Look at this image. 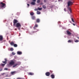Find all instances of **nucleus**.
I'll list each match as a JSON object with an SVG mask.
<instances>
[{"label": "nucleus", "instance_id": "1", "mask_svg": "<svg viewBox=\"0 0 79 79\" xmlns=\"http://www.w3.org/2000/svg\"><path fill=\"white\" fill-rule=\"evenodd\" d=\"M74 3V2H72L71 1H70L68 2L67 3V5L68 7V9L69 10L70 13H71V8L69 7L70 6H72L73 5V3Z\"/></svg>", "mask_w": 79, "mask_h": 79}, {"label": "nucleus", "instance_id": "2", "mask_svg": "<svg viewBox=\"0 0 79 79\" xmlns=\"http://www.w3.org/2000/svg\"><path fill=\"white\" fill-rule=\"evenodd\" d=\"M15 61L13 60H10V61L9 62V64H8V67H11V65H14L15 64Z\"/></svg>", "mask_w": 79, "mask_h": 79}, {"label": "nucleus", "instance_id": "3", "mask_svg": "<svg viewBox=\"0 0 79 79\" xmlns=\"http://www.w3.org/2000/svg\"><path fill=\"white\" fill-rule=\"evenodd\" d=\"M16 27L18 28L19 30H20V28H21V23H17L16 25Z\"/></svg>", "mask_w": 79, "mask_h": 79}, {"label": "nucleus", "instance_id": "4", "mask_svg": "<svg viewBox=\"0 0 79 79\" xmlns=\"http://www.w3.org/2000/svg\"><path fill=\"white\" fill-rule=\"evenodd\" d=\"M5 5H6V4L5 3H3L2 2L0 3V6L1 8L4 7V6H5Z\"/></svg>", "mask_w": 79, "mask_h": 79}, {"label": "nucleus", "instance_id": "5", "mask_svg": "<svg viewBox=\"0 0 79 79\" xmlns=\"http://www.w3.org/2000/svg\"><path fill=\"white\" fill-rule=\"evenodd\" d=\"M13 23H14V26H15L16 24L17 23H18V21L16 19H14L13 21Z\"/></svg>", "mask_w": 79, "mask_h": 79}, {"label": "nucleus", "instance_id": "6", "mask_svg": "<svg viewBox=\"0 0 79 79\" xmlns=\"http://www.w3.org/2000/svg\"><path fill=\"white\" fill-rule=\"evenodd\" d=\"M45 75L46 76H49L50 75V73L49 72H47L45 73Z\"/></svg>", "mask_w": 79, "mask_h": 79}, {"label": "nucleus", "instance_id": "7", "mask_svg": "<svg viewBox=\"0 0 79 79\" xmlns=\"http://www.w3.org/2000/svg\"><path fill=\"white\" fill-rule=\"evenodd\" d=\"M66 32L67 34H68V35H71V32H70L69 31L67 30L66 31Z\"/></svg>", "mask_w": 79, "mask_h": 79}, {"label": "nucleus", "instance_id": "8", "mask_svg": "<svg viewBox=\"0 0 79 79\" xmlns=\"http://www.w3.org/2000/svg\"><path fill=\"white\" fill-rule=\"evenodd\" d=\"M10 74L11 75H14L16 74V71L12 72L10 73Z\"/></svg>", "mask_w": 79, "mask_h": 79}, {"label": "nucleus", "instance_id": "9", "mask_svg": "<svg viewBox=\"0 0 79 79\" xmlns=\"http://www.w3.org/2000/svg\"><path fill=\"white\" fill-rule=\"evenodd\" d=\"M3 39V36L2 35H0V41H2Z\"/></svg>", "mask_w": 79, "mask_h": 79}, {"label": "nucleus", "instance_id": "10", "mask_svg": "<svg viewBox=\"0 0 79 79\" xmlns=\"http://www.w3.org/2000/svg\"><path fill=\"white\" fill-rule=\"evenodd\" d=\"M51 77L52 79H54L55 78V75L52 74L51 75Z\"/></svg>", "mask_w": 79, "mask_h": 79}, {"label": "nucleus", "instance_id": "11", "mask_svg": "<svg viewBox=\"0 0 79 79\" xmlns=\"http://www.w3.org/2000/svg\"><path fill=\"white\" fill-rule=\"evenodd\" d=\"M18 65H19V64H14L13 66V68H15L16 67V66H17Z\"/></svg>", "mask_w": 79, "mask_h": 79}, {"label": "nucleus", "instance_id": "12", "mask_svg": "<svg viewBox=\"0 0 79 79\" xmlns=\"http://www.w3.org/2000/svg\"><path fill=\"white\" fill-rule=\"evenodd\" d=\"M17 54L18 55H20L22 54V52L20 51H18L17 52Z\"/></svg>", "mask_w": 79, "mask_h": 79}, {"label": "nucleus", "instance_id": "13", "mask_svg": "<svg viewBox=\"0 0 79 79\" xmlns=\"http://www.w3.org/2000/svg\"><path fill=\"white\" fill-rule=\"evenodd\" d=\"M10 44L12 46H13V45H14V44H15L14 43V42L12 41L10 43Z\"/></svg>", "mask_w": 79, "mask_h": 79}, {"label": "nucleus", "instance_id": "14", "mask_svg": "<svg viewBox=\"0 0 79 79\" xmlns=\"http://www.w3.org/2000/svg\"><path fill=\"white\" fill-rule=\"evenodd\" d=\"M31 19L33 20H34L35 19V16H31Z\"/></svg>", "mask_w": 79, "mask_h": 79}, {"label": "nucleus", "instance_id": "15", "mask_svg": "<svg viewBox=\"0 0 79 79\" xmlns=\"http://www.w3.org/2000/svg\"><path fill=\"white\" fill-rule=\"evenodd\" d=\"M31 4L32 5H35V2H32L31 3Z\"/></svg>", "mask_w": 79, "mask_h": 79}, {"label": "nucleus", "instance_id": "16", "mask_svg": "<svg viewBox=\"0 0 79 79\" xmlns=\"http://www.w3.org/2000/svg\"><path fill=\"white\" fill-rule=\"evenodd\" d=\"M68 43H71V42H73V40H69L68 41Z\"/></svg>", "mask_w": 79, "mask_h": 79}, {"label": "nucleus", "instance_id": "17", "mask_svg": "<svg viewBox=\"0 0 79 79\" xmlns=\"http://www.w3.org/2000/svg\"><path fill=\"white\" fill-rule=\"evenodd\" d=\"M38 10H39V11H40L42 10V8H41L39 7L37 8Z\"/></svg>", "mask_w": 79, "mask_h": 79}, {"label": "nucleus", "instance_id": "18", "mask_svg": "<svg viewBox=\"0 0 79 79\" xmlns=\"http://www.w3.org/2000/svg\"><path fill=\"white\" fill-rule=\"evenodd\" d=\"M30 14L31 16H33L34 15V13L33 12H31L30 13Z\"/></svg>", "mask_w": 79, "mask_h": 79}, {"label": "nucleus", "instance_id": "19", "mask_svg": "<svg viewBox=\"0 0 79 79\" xmlns=\"http://www.w3.org/2000/svg\"><path fill=\"white\" fill-rule=\"evenodd\" d=\"M13 46L14 47H18V45H17L16 44H14Z\"/></svg>", "mask_w": 79, "mask_h": 79}, {"label": "nucleus", "instance_id": "20", "mask_svg": "<svg viewBox=\"0 0 79 79\" xmlns=\"http://www.w3.org/2000/svg\"><path fill=\"white\" fill-rule=\"evenodd\" d=\"M37 23H39L40 22V19H36Z\"/></svg>", "mask_w": 79, "mask_h": 79}, {"label": "nucleus", "instance_id": "21", "mask_svg": "<svg viewBox=\"0 0 79 79\" xmlns=\"http://www.w3.org/2000/svg\"><path fill=\"white\" fill-rule=\"evenodd\" d=\"M43 8H44V9H45L47 7H46V6L44 5L42 6Z\"/></svg>", "mask_w": 79, "mask_h": 79}, {"label": "nucleus", "instance_id": "22", "mask_svg": "<svg viewBox=\"0 0 79 79\" xmlns=\"http://www.w3.org/2000/svg\"><path fill=\"white\" fill-rule=\"evenodd\" d=\"M40 13H41L39 11H37V15H40Z\"/></svg>", "mask_w": 79, "mask_h": 79}, {"label": "nucleus", "instance_id": "23", "mask_svg": "<svg viewBox=\"0 0 79 79\" xmlns=\"http://www.w3.org/2000/svg\"><path fill=\"white\" fill-rule=\"evenodd\" d=\"M36 30H37V31H33L32 32V33L34 34V33H35V32H37V31H39V29H36Z\"/></svg>", "mask_w": 79, "mask_h": 79}, {"label": "nucleus", "instance_id": "24", "mask_svg": "<svg viewBox=\"0 0 79 79\" xmlns=\"http://www.w3.org/2000/svg\"><path fill=\"white\" fill-rule=\"evenodd\" d=\"M10 51H13V50H14V49H13V48H11L10 49Z\"/></svg>", "mask_w": 79, "mask_h": 79}, {"label": "nucleus", "instance_id": "25", "mask_svg": "<svg viewBox=\"0 0 79 79\" xmlns=\"http://www.w3.org/2000/svg\"><path fill=\"white\" fill-rule=\"evenodd\" d=\"M29 75H31V76H32V75H33L34 73H29Z\"/></svg>", "mask_w": 79, "mask_h": 79}, {"label": "nucleus", "instance_id": "26", "mask_svg": "<svg viewBox=\"0 0 79 79\" xmlns=\"http://www.w3.org/2000/svg\"><path fill=\"white\" fill-rule=\"evenodd\" d=\"M37 3H40V0H37Z\"/></svg>", "mask_w": 79, "mask_h": 79}, {"label": "nucleus", "instance_id": "27", "mask_svg": "<svg viewBox=\"0 0 79 79\" xmlns=\"http://www.w3.org/2000/svg\"><path fill=\"white\" fill-rule=\"evenodd\" d=\"M2 63H4V64H6V63L7 62L6 61H2Z\"/></svg>", "mask_w": 79, "mask_h": 79}, {"label": "nucleus", "instance_id": "28", "mask_svg": "<svg viewBox=\"0 0 79 79\" xmlns=\"http://www.w3.org/2000/svg\"><path fill=\"white\" fill-rule=\"evenodd\" d=\"M71 19H72V22H73V23H74V19H73V18H71Z\"/></svg>", "mask_w": 79, "mask_h": 79}, {"label": "nucleus", "instance_id": "29", "mask_svg": "<svg viewBox=\"0 0 79 79\" xmlns=\"http://www.w3.org/2000/svg\"><path fill=\"white\" fill-rule=\"evenodd\" d=\"M34 27H38V25H37V24H35V25Z\"/></svg>", "mask_w": 79, "mask_h": 79}, {"label": "nucleus", "instance_id": "30", "mask_svg": "<svg viewBox=\"0 0 79 79\" xmlns=\"http://www.w3.org/2000/svg\"><path fill=\"white\" fill-rule=\"evenodd\" d=\"M75 42L76 43H77V42H79V40H75Z\"/></svg>", "mask_w": 79, "mask_h": 79}, {"label": "nucleus", "instance_id": "31", "mask_svg": "<svg viewBox=\"0 0 79 79\" xmlns=\"http://www.w3.org/2000/svg\"><path fill=\"white\" fill-rule=\"evenodd\" d=\"M12 55H15L16 54V53H15V52H12Z\"/></svg>", "mask_w": 79, "mask_h": 79}, {"label": "nucleus", "instance_id": "32", "mask_svg": "<svg viewBox=\"0 0 79 79\" xmlns=\"http://www.w3.org/2000/svg\"><path fill=\"white\" fill-rule=\"evenodd\" d=\"M35 11H38V9L35 8L34 9Z\"/></svg>", "mask_w": 79, "mask_h": 79}, {"label": "nucleus", "instance_id": "33", "mask_svg": "<svg viewBox=\"0 0 79 79\" xmlns=\"http://www.w3.org/2000/svg\"><path fill=\"white\" fill-rule=\"evenodd\" d=\"M5 65V64H2L1 65V66H4Z\"/></svg>", "mask_w": 79, "mask_h": 79}, {"label": "nucleus", "instance_id": "34", "mask_svg": "<svg viewBox=\"0 0 79 79\" xmlns=\"http://www.w3.org/2000/svg\"><path fill=\"white\" fill-rule=\"evenodd\" d=\"M4 60H5V61H6H6H7V59H6V58H5Z\"/></svg>", "mask_w": 79, "mask_h": 79}, {"label": "nucleus", "instance_id": "35", "mask_svg": "<svg viewBox=\"0 0 79 79\" xmlns=\"http://www.w3.org/2000/svg\"><path fill=\"white\" fill-rule=\"evenodd\" d=\"M4 70H8V69L6 68L4 69Z\"/></svg>", "mask_w": 79, "mask_h": 79}, {"label": "nucleus", "instance_id": "36", "mask_svg": "<svg viewBox=\"0 0 79 79\" xmlns=\"http://www.w3.org/2000/svg\"><path fill=\"white\" fill-rule=\"evenodd\" d=\"M64 10L65 11H66V8H65L64 9Z\"/></svg>", "mask_w": 79, "mask_h": 79}, {"label": "nucleus", "instance_id": "37", "mask_svg": "<svg viewBox=\"0 0 79 79\" xmlns=\"http://www.w3.org/2000/svg\"><path fill=\"white\" fill-rule=\"evenodd\" d=\"M33 2H36V0H32Z\"/></svg>", "mask_w": 79, "mask_h": 79}, {"label": "nucleus", "instance_id": "38", "mask_svg": "<svg viewBox=\"0 0 79 79\" xmlns=\"http://www.w3.org/2000/svg\"><path fill=\"white\" fill-rule=\"evenodd\" d=\"M50 72H51V74H52V73H53V71H52V70H50Z\"/></svg>", "mask_w": 79, "mask_h": 79}, {"label": "nucleus", "instance_id": "39", "mask_svg": "<svg viewBox=\"0 0 79 79\" xmlns=\"http://www.w3.org/2000/svg\"><path fill=\"white\" fill-rule=\"evenodd\" d=\"M2 70H3V69H0V71H2Z\"/></svg>", "mask_w": 79, "mask_h": 79}, {"label": "nucleus", "instance_id": "40", "mask_svg": "<svg viewBox=\"0 0 79 79\" xmlns=\"http://www.w3.org/2000/svg\"><path fill=\"white\" fill-rule=\"evenodd\" d=\"M35 27H33V29H35Z\"/></svg>", "mask_w": 79, "mask_h": 79}, {"label": "nucleus", "instance_id": "41", "mask_svg": "<svg viewBox=\"0 0 79 79\" xmlns=\"http://www.w3.org/2000/svg\"><path fill=\"white\" fill-rule=\"evenodd\" d=\"M47 2V0H44V2L45 3V2Z\"/></svg>", "mask_w": 79, "mask_h": 79}, {"label": "nucleus", "instance_id": "42", "mask_svg": "<svg viewBox=\"0 0 79 79\" xmlns=\"http://www.w3.org/2000/svg\"><path fill=\"white\" fill-rule=\"evenodd\" d=\"M27 6H29V4H27Z\"/></svg>", "mask_w": 79, "mask_h": 79}, {"label": "nucleus", "instance_id": "43", "mask_svg": "<svg viewBox=\"0 0 79 79\" xmlns=\"http://www.w3.org/2000/svg\"><path fill=\"white\" fill-rule=\"evenodd\" d=\"M77 38L78 39H79V37H77Z\"/></svg>", "mask_w": 79, "mask_h": 79}, {"label": "nucleus", "instance_id": "44", "mask_svg": "<svg viewBox=\"0 0 79 79\" xmlns=\"http://www.w3.org/2000/svg\"><path fill=\"white\" fill-rule=\"evenodd\" d=\"M43 3H41V4H40V5H43Z\"/></svg>", "mask_w": 79, "mask_h": 79}, {"label": "nucleus", "instance_id": "45", "mask_svg": "<svg viewBox=\"0 0 79 79\" xmlns=\"http://www.w3.org/2000/svg\"><path fill=\"white\" fill-rule=\"evenodd\" d=\"M73 26L75 25V24H74V23H73Z\"/></svg>", "mask_w": 79, "mask_h": 79}, {"label": "nucleus", "instance_id": "46", "mask_svg": "<svg viewBox=\"0 0 79 79\" xmlns=\"http://www.w3.org/2000/svg\"><path fill=\"white\" fill-rule=\"evenodd\" d=\"M69 22H70V23H72L71 21H70Z\"/></svg>", "mask_w": 79, "mask_h": 79}]
</instances>
